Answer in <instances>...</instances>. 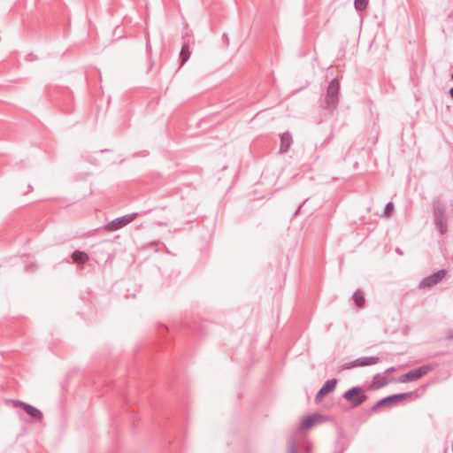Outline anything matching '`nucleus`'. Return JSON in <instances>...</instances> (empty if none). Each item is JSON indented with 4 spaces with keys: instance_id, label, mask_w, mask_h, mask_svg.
I'll return each instance as SVG.
<instances>
[{
    "instance_id": "f257e3e1",
    "label": "nucleus",
    "mask_w": 453,
    "mask_h": 453,
    "mask_svg": "<svg viewBox=\"0 0 453 453\" xmlns=\"http://www.w3.org/2000/svg\"><path fill=\"white\" fill-rule=\"evenodd\" d=\"M340 82L337 78H334L326 88L324 99L321 102V108L327 111H334L339 104Z\"/></svg>"
},
{
    "instance_id": "f03ea898",
    "label": "nucleus",
    "mask_w": 453,
    "mask_h": 453,
    "mask_svg": "<svg viewBox=\"0 0 453 453\" xmlns=\"http://www.w3.org/2000/svg\"><path fill=\"white\" fill-rule=\"evenodd\" d=\"M413 395L412 392H407V393H400L395 395H391L387 397H384L380 400H379L372 407V411H377L380 408L384 406H395L400 401L405 400L409 397H411Z\"/></svg>"
},
{
    "instance_id": "7ed1b4c3",
    "label": "nucleus",
    "mask_w": 453,
    "mask_h": 453,
    "mask_svg": "<svg viewBox=\"0 0 453 453\" xmlns=\"http://www.w3.org/2000/svg\"><path fill=\"white\" fill-rule=\"evenodd\" d=\"M342 396L354 408L361 405L367 399V396L364 394L361 387L351 388L347 390Z\"/></svg>"
},
{
    "instance_id": "20e7f679",
    "label": "nucleus",
    "mask_w": 453,
    "mask_h": 453,
    "mask_svg": "<svg viewBox=\"0 0 453 453\" xmlns=\"http://www.w3.org/2000/svg\"><path fill=\"white\" fill-rule=\"evenodd\" d=\"M433 370V366L431 365H422L418 367L417 369L411 370L398 378V382L400 383H408L411 381H415L421 377L426 375L429 372Z\"/></svg>"
},
{
    "instance_id": "39448f33",
    "label": "nucleus",
    "mask_w": 453,
    "mask_h": 453,
    "mask_svg": "<svg viewBox=\"0 0 453 453\" xmlns=\"http://www.w3.org/2000/svg\"><path fill=\"white\" fill-rule=\"evenodd\" d=\"M137 215H138V213L134 212V213L127 214L125 216L117 218V219L111 220V222H109L105 226V229L108 231H111V232L119 230V229L124 227L125 226L128 225L129 223H131L137 217Z\"/></svg>"
},
{
    "instance_id": "423d86ee",
    "label": "nucleus",
    "mask_w": 453,
    "mask_h": 453,
    "mask_svg": "<svg viewBox=\"0 0 453 453\" xmlns=\"http://www.w3.org/2000/svg\"><path fill=\"white\" fill-rule=\"evenodd\" d=\"M446 274H447V271L445 269L439 270L436 273H434L425 277L419 282L418 288H426L432 287L434 285H436L440 281H441L443 278H445Z\"/></svg>"
},
{
    "instance_id": "0eeeda50",
    "label": "nucleus",
    "mask_w": 453,
    "mask_h": 453,
    "mask_svg": "<svg viewBox=\"0 0 453 453\" xmlns=\"http://www.w3.org/2000/svg\"><path fill=\"white\" fill-rule=\"evenodd\" d=\"M380 362V357H361L352 362L344 364L342 366V370L351 369L357 366H368L373 365Z\"/></svg>"
},
{
    "instance_id": "6e6552de",
    "label": "nucleus",
    "mask_w": 453,
    "mask_h": 453,
    "mask_svg": "<svg viewBox=\"0 0 453 453\" xmlns=\"http://www.w3.org/2000/svg\"><path fill=\"white\" fill-rule=\"evenodd\" d=\"M14 407H20L24 410V411L33 418L35 420H41L42 418V412L35 408V406L28 404L27 403L21 402L19 400H12V401Z\"/></svg>"
},
{
    "instance_id": "1a4fd4ad",
    "label": "nucleus",
    "mask_w": 453,
    "mask_h": 453,
    "mask_svg": "<svg viewBox=\"0 0 453 453\" xmlns=\"http://www.w3.org/2000/svg\"><path fill=\"white\" fill-rule=\"evenodd\" d=\"M337 384V379H331L327 380L321 388L318 391L316 396H315V402L319 403L326 395L329 394L330 392L334 391Z\"/></svg>"
},
{
    "instance_id": "9d476101",
    "label": "nucleus",
    "mask_w": 453,
    "mask_h": 453,
    "mask_svg": "<svg viewBox=\"0 0 453 453\" xmlns=\"http://www.w3.org/2000/svg\"><path fill=\"white\" fill-rule=\"evenodd\" d=\"M293 143L292 134L286 131L280 135V153L284 154L288 151Z\"/></svg>"
},
{
    "instance_id": "9b49d317",
    "label": "nucleus",
    "mask_w": 453,
    "mask_h": 453,
    "mask_svg": "<svg viewBox=\"0 0 453 453\" xmlns=\"http://www.w3.org/2000/svg\"><path fill=\"white\" fill-rule=\"evenodd\" d=\"M322 419V416L319 415V414H312V415H309L307 417H305L302 423H301V427L303 429H308V428H311L312 426H314L316 423H318L319 421H321Z\"/></svg>"
},
{
    "instance_id": "f8f14e48",
    "label": "nucleus",
    "mask_w": 453,
    "mask_h": 453,
    "mask_svg": "<svg viewBox=\"0 0 453 453\" xmlns=\"http://www.w3.org/2000/svg\"><path fill=\"white\" fill-rule=\"evenodd\" d=\"M434 207V218L443 217L445 212V207L443 203L440 199H434L433 202Z\"/></svg>"
},
{
    "instance_id": "ddd939ff",
    "label": "nucleus",
    "mask_w": 453,
    "mask_h": 453,
    "mask_svg": "<svg viewBox=\"0 0 453 453\" xmlns=\"http://www.w3.org/2000/svg\"><path fill=\"white\" fill-rule=\"evenodd\" d=\"M434 224L441 235L448 231V224L445 216L434 218Z\"/></svg>"
},
{
    "instance_id": "4468645a",
    "label": "nucleus",
    "mask_w": 453,
    "mask_h": 453,
    "mask_svg": "<svg viewBox=\"0 0 453 453\" xmlns=\"http://www.w3.org/2000/svg\"><path fill=\"white\" fill-rule=\"evenodd\" d=\"M72 259L75 263H78V264L82 263L83 264V263L88 262L89 257H88V254L83 251L74 250L72 253Z\"/></svg>"
},
{
    "instance_id": "2eb2a0df",
    "label": "nucleus",
    "mask_w": 453,
    "mask_h": 453,
    "mask_svg": "<svg viewBox=\"0 0 453 453\" xmlns=\"http://www.w3.org/2000/svg\"><path fill=\"white\" fill-rule=\"evenodd\" d=\"M353 300L357 307L363 308L365 306V299L364 293L360 289H357L354 292Z\"/></svg>"
},
{
    "instance_id": "dca6fc26",
    "label": "nucleus",
    "mask_w": 453,
    "mask_h": 453,
    "mask_svg": "<svg viewBox=\"0 0 453 453\" xmlns=\"http://www.w3.org/2000/svg\"><path fill=\"white\" fill-rule=\"evenodd\" d=\"M190 54L189 46L188 44H184L180 53V65H183L188 60Z\"/></svg>"
},
{
    "instance_id": "f3484780",
    "label": "nucleus",
    "mask_w": 453,
    "mask_h": 453,
    "mask_svg": "<svg viewBox=\"0 0 453 453\" xmlns=\"http://www.w3.org/2000/svg\"><path fill=\"white\" fill-rule=\"evenodd\" d=\"M378 377H379V374L374 376L373 381L371 385V388L378 389V388L385 387L388 383V381L386 380H377Z\"/></svg>"
},
{
    "instance_id": "a211bd4d",
    "label": "nucleus",
    "mask_w": 453,
    "mask_h": 453,
    "mask_svg": "<svg viewBox=\"0 0 453 453\" xmlns=\"http://www.w3.org/2000/svg\"><path fill=\"white\" fill-rule=\"evenodd\" d=\"M369 0H354V6L357 12L365 11L368 6Z\"/></svg>"
},
{
    "instance_id": "6ab92c4d",
    "label": "nucleus",
    "mask_w": 453,
    "mask_h": 453,
    "mask_svg": "<svg viewBox=\"0 0 453 453\" xmlns=\"http://www.w3.org/2000/svg\"><path fill=\"white\" fill-rule=\"evenodd\" d=\"M393 211L394 203L392 202L388 203L385 206L384 216L389 218L392 215Z\"/></svg>"
},
{
    "instance_id": "aec40b11",
    "label": "nucleus",
    "mask_w": 453,
    "mask_h": 453,
    "mask_svg": "<svg viewBox=\"0 0 453 453\" xmlns=\"http://www.w3.org/2000/svg\"><path fill=\"white\" fill-rule=\"evenodd\" d=\"M395 370H396L395 367L392 366V367L386 369L385 373H390V372H395Z\"/></svg>"
},
{
    "instance_id": "412c9836",
    "label": "nucleus",
    "mask_w": 453,
    "mask_h": 453,
    "mask_svg": "<svg viewBox=\"0 0 453 453\" xmlns=\"http://www.w3.org/2000/svg\"><path fill=\"white\" fill-rule=\"evenodd\" d=\"M288 453H295V449L292 446L288 448Z\"/></svg>"
},
{
    "instance_id": "4be33fe9",
    "label": "nucleus",
    "mask_w": 453,
    "mask_h": 453,
    "mask_svg": "<svg viewBox=\"0 0 453 453\" xmlns=\"http://www.w3.org/2000/svg\"><path fill=\"white\" fill-rule=\"evenodd\" d=\"M447 339L451 340L453 339V333H449L447 336Z\"/></svg>"
},
{
    "instance_id": "5701e85b",
    "label": "nucleus",
    "mask_w": 453,
    "mask_h": 453,
    "mask_svg": "<svg viewBox=\"0 0 453 453\" xmlns=\"http://www.w3.org/2000/svg\"><path fill=\"white\" fill-rule=\"evenodd\" d=\"M449 94L451 96V98H453V88L449 89Z\"/></svg>"
},
{
    "instance_id": "b1692460",
    "label": "nucleus",
    "mask_w": 453,
    "mask_h": 453,
    "mask_svg": "<svg viewBox=\"0 0 453 453\" xmlns=\"http://www.w3.org/2000/svg\"><path fill=\"white\" fill-rule=\"evenodd\" d=\"M451 79L453 80V73L451 74Z\"/></svg>"
}]
</instances>
